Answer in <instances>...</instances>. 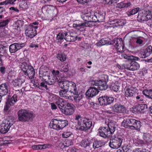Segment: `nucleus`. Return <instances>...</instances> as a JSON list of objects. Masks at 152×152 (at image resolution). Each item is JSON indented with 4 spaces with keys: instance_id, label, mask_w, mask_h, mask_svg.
<instances>
[{
    "instance_id": "a211bd4d",
    "label": "nucleus",
    "mask_w": 152,
    "mask_h": 152,
    "mask_svg": "<svg viewBox=\"0 0 152 152\" xmlns=\"http://www.w3.org/2000/svg\"><path fill=\"white\" fill-rule=\"evenodd\" d=\"M26 36L30 38L34 37L37 34L36 30L34 29L33 26L31 25H28L25 31Z\"/></svg>"
},
{
    "instance_id": "3c124183",
    "label": "nucleus",
    "mask_w": 152,
    "mask_h": 152,
    "mask_svg": "<svg viewBox=\"0 0 152 152\" xmlns=\"http://www.w3.org/2000/svg\"><path fill=\"white\" fill-rule=\"evenodd\" d=\"M133 93L130 91L128 88L125 92V96L126 97H130L133 96Z\"/></svg>"
},
{
    "instance_id": "a18cd8bd",
    "label": "nucleus",
    "mask_w": 152,
    "mask_h": 152,
    "mask_svg": "<svg viewBox=\"0 0 152 152\" xmlns=\"http://www.w3.org/2000/svg\"><path fill=\"white\" fill-rule=\"evenodd\" d=\"M116 23V26H122L125 24V21L123 19L118 20L115 21Z\"/></svg>"
},
{
    "instance_id": "dca6fc26",
    "label": "nucleus",
    "mask_w": 152,
    "mask_h": 152,
    "mask_svg": "<svg viewBox=\"0 0 152 152\" xmlns=\"http://www.w3.org/2000/svg\"><path fill=\"white\" fill-rule=\"evenodd\" d=\"M112 42V44L114 45L118 52L121 53L124 51V46L122 38H115Z\"/></svg>"
},
{
    "instance_id": "c03bdc74",
    "label": "nucleus",
    "mask_w": 152,
    "mask_h": 152,
    "mask_svg": "<svg viewBox=\"0 0 152 152\" xmlns=\"http://www.w3.org/2000/svg\"><path fill=\"white\" fill-rule=\"evenodd\" d=\"M10 20L6 19L0 21V28L6 26L10 22Z\"/></svg>"
},
{
    "instance_id": "0eeeda50",
    "label": "nucleus",
    "mask_w": 152,
    "mask_h": 152,
    "mask_svg": "<svg viewBox=\"0 0 152 152\" xmlns=\"http://www.w3.org/2000/svg\"><path fill=\"white\" fill-rule=\"evenodd\" d=\"M14 120L12 116H7L0 124V132L2 134L7 133L14 124Z\"/></svg>"
},
{
    "instance_id": "7ed1b4c3",
    "label": "nucleus",
    "mask_w": 152,
    "mask_h": 152,
    "mask_svg": "<svg viewBox=\"0 0 152 152\" xmlns=\"http://www.w3.org/2000/svg\"><path fill=\"white\" fill-rule=\"evenodd\" d=\"M115 123L112 120H109L108 127H100L99 129V133L100 136L106 138L110 136L115 130Z\"/></svg>"
},
{
    "instance_id": "473e14b6",
    "label": "nucleus",
    "mask_w": 152,
    "mask_h": 152,
    "mask_svg": "<svg viewBox=\"0 0 152 152\" xmlns=\"http://www.w3.org/2000/svg\"><path fill=\"white\" fill-rule=\"evenodd\" d=\"M103 143L101 141L96 140H95L93 143L92 148V149L95 150L96 148H98L103 145Z\"/></svg>"
},
{
    "instance_id": "ddd939ff",
    "label": "nucleus",
    "mask_w": 152,
    "mask_h": 152,
    "mask_svg": "<svg viewBox=\"0 0 152 152\" xmlns=\"http://www.w3.org/2000/svg\"><path fill=\"white\" fill-rule=\"evenodd\" d=\"M50 70L48 68L45 66H41L39 69V75L40 79L42 81H45L49 75Z\"/></svg>"
},
{
    "instance_id": "423d86ee",
    "label": "nucleus",
    "mask_w": 152,
    "mask_h": 152,
    "mask_svg": "<svg viewBox=\"0 0 152 152\" xmlns=\"http://www.w3.org/2000/svg\"><path fill=\"white\" fill-rule=\"evenodd\" d=\"M77 36L72 32L69 31L64 33L60 32L57 35L56 40L58 42H59L64 38L66 41L73 42L77 39Z\"/></svg>"
},
{
    "instance_id": "72a5a7b5",
    "label": "nucleus",
    "mask_w": 152,
    "mask_h": 152,
    "mask_svg": "<svg viewBox=\"0 0 152 152\" xmlns=\"http://www.w3.org/2000/svg\"><path fill=\"white\" fill-rule=\"evenodd\" d=\"M58 121L59 125L60 126V130L63 129L68 124V121L67 120H61L59 119Z\"/></svg>"
},
{
    "instance_id": "09e8293b",
    "label": "nucleus",
    "mask_w": 152,
    "mask_h": 152,
    "mask_svg": "<svg viewBox=\"0 0 152 152\" xmlns=\"http://www.w3.org/2000/svg\"><path fill=\"white\" fill-rule=\"evenodd\" d=\"M52 74L51 75L54 77H56L57 78V80L58 81L59 80V71L58 70L55 71L53 70L52 72Z\"/></svg>"
},
{
    "instance_id": "4d7b16f0",
    "label": "nucleus",
    "mask_w": 152,
    "mask_h": 152,
    "mask_svg": "<svg viewBox=\"0 0 152 152\" xmlns=\"http://www.w3.org/2000/svg\"><path fill=\"white\" fill-rule=\"evenodd\" d=\"M110 88L111 90L116 92L118 91L119 87L116 85L113 84L111 86Z\"/></svg>"
},
{
    "instance_id": "e2e57ef3",
    "label": "nucleus",
    "mask_w": 152,
    "mask_h": 152,
    "mask_svg": "<svg viewBox=\"0 0 152 152\" xmlns=\"http://www.w3.org/2000/svg\"><path fill=\"white\" fill-rule=\"evenodd\" d=\"M16 0H6V3L7 5L8 4H14V2Z\"/></svg>"
},
{
    "instance_id": "338daca9",
    "label": "nucleus",
    "mask_w": 152,
    "mask_h": 152,
    "mask_svg": "<svg viewBox=\"0 0 152 152\" xmlns=\"http://www.w3.org/2000/svg\"><path fill=\"white\" fill-rule=\"evenodd\" d=\"M66 145H64V146L68 147L70 145H73V142L71 140H67L66 141Z\"/></svg>"
},
{
    "instance_id": "412c9836",
    "label": "nucleus",
    "mask_w": 152,
    "mask_h": 152,
    "mask_svg": "<svg viewBox=\"0 0 152 152\" xmlns=\"http://www.w3.org/2000/svg\"><path fill=\"white\" fill-rule=\"evenodd\" d=\"M8 86L7 83H2L0 85V103L2 96L6 95L8 92Z\"/></svg>"
},
{
    "instance_id": "f704fd0d",
    "label": "nucleus",
    "mask_w": 152,
    "mask_h": 152,
    "mask_svg": "<svg viewBox=\"0 0 152 152\" xmlns=\"http://www.w3.org/2000/svg\"><path fill=\"white\" fill-rule=\"evenodd\" d=\"M46 12L48 14L54 15L56 11V9L52 6L49 5L46 10Z\"/></svg>"
},
{
    "instance_id": "9b49d317",
    "label": "nucleus",
    "mask_w": 152,
    "mask_h": 152,
    "mask_svg": "<svg viewBox=\"0 0 152 152\" xmlns=\"http://www.w3.org/2000/svg\"><path fill=\"white\" fill-rule=\"evenodd\" d=\"M126 110V108L124 105L119 103H115L108 109L107 112L110 114H115L123 113Z\"/></svg>"
},
{
    "instance_id": "9d476101",
    "label": "nucleus",
    "mask_w": 152,
    "mask_h": 152,
    "mask_svg": "<svg viewBox=\"0 0 152 152\" xmlns=\"http://www.w3.org/2000/svg\"><path fill=\"white\" fill-rule=\"evenodd\" d=\"M21 67L24 74L28 76L30 79H32L34 78L35 72L32 66L26 63H23L21 65Z\"/></svg>"
},
{
    "instance_id": "0e129e2a",
    "label": "nucleus",
    "mask_w": 152,
    "mask_h": 152,
    "mask_svg": "<svg viewBox=\"0 0 152 152\" xmlns=\"http://www.w3.org/2000/svg\"><path fill=\"white\" fill-rule=\"evenodd\" d=\"M75 95L76 96L74 97V99L77 102H79L81 98L80 96H78V92L77 93V94Z\"/></svg>"
},
{
    "instance_id": "a878e982",
    "label": "nucleus",
    "mask_w": 152,
    "mask_h": 152,
    "mask_svg": "<svg viewBox=\"0 0 152 152\" xmlns=\"http://www.w3.org/2000/svg\"><path fill=\"white\" fill-rule=\"evenodd\" d=\"M46 83L49 85H51L54 84L56 81L58 82L57 78L56 77H54L52 75H50L48 76L47 80H45Z\"/></svg>"
},
{
    "instance_id": "680f3d73",
    "label": "nucleus",
    "mask_w": 152,
    "mask_h": 152,
    "mask_svg": "<svg viewBox=\"0 0 152 152\" xmlns=\"http://www.w3.org/2000/svg\"><path fill=\"white\" fill-rule=\"evenodd\" d=\"M68 92L66 91H65V90H61L59 91V94L60 96L62 97H64L65 96V94Z\"/></svg>"
},
{
    "instance_id": "2eb2a0df",
    "label": "nucleus",
    "mask_w": 152,
    "mask_h": 152,
    "mask_svg": "<svg viewBox=\"0 0 152 152\" xmlns=\"http://www.w3.org/2000/svg\"><path fill=\"white\" fill-rule=\"evenodd\" d=\"M75 109V106L70 103H67L64 109H61L62 113L67 115H72L74 112Z\"/></svg>"
},
{
    "instance_id": "7c9ffc66",
    "label": "nucleus",
    "mask_w": 152,
    "mask_h": 152,
    "mask_svg": "<svg viewBox=\"0 0 152 152\" xmlns=\"http://www.w3.org/2000/svg\"><path fill=\"white\" fill-rule=\"evenodd\" d=\"M131 4L129 2L124 3L122 2L118 4L116 6V8H123L125 7H128L131 5Z\"/></svg>"
},
{
    "instance_id": "4be33fe9",
    "label": "nucleus",
    "mask_w": 152,
    "mask_h": 152,
    "mask_svg": "<svg viewBox=\"0 0 152 152\" xmlns=\"http://www.w3.org/2000/svg\"><path fill=\"white\" fill-rule=\"evenodd\" d=\"M24 46L23 43H14L11 45L9 47V50L11 53H14Z\"/></svg>"
},
{
    "instance_id": "603ef678",
    "label": "nucleus",
    "mask_w": 152,
    "mask_h": 152,
    "mask_svg": "<svg viewBox=\"0 0 152 152\" xmlns=\"http://www.w3.org/2000/svg\"><path fill=\"white\" fill-rule=\"evenodd\" d=\"M69 70V68L68 65H64L62 66L60 69V71L61 72H67Z\"/></svg>"
},
{
    "instance_id": "aec40b11",
    "label": "nucleus",
    "mask_w": 152,
    "mask_h": 152,
    "mask_svg": "<svg viewBox=\"0 0 152 152\" xmlns=\"http://www.w3.org/2000/svg\"><path fill=\"white\" fill-rule=\"evenodd\" d=\"M81 145L84 147L86 151L88 152L92 151V145L91 141L87 139L82 140L80 142Z\"/></svg>"
},
{
    "instance_id": "bb28decb",
    "label": "nucleus",
    "mask_w": 152,
    "mask_h": 152,
    "mask_svg": "<svg viewBox=\"0 0 152 152\" xmlns=\"http://www.w3.org/2000/svg\"><path fill=\"white\" fill-rule=\"evenodd\" d=\"M88 25V23L86 22H80V23H78L73 24V26L74 28H75L78 30H80L82 28L87 27Z\"/></svg>"
},
{
    "instance_id": "6e6552de",
    "label": "nucleus",
    "mask_w": 152,
    "mask_h": 152,
    "mask_svg": "<svg viewBox=\"0 0 152 152\" xmlns=\"http://www.w3.org/2000/svg\"><path fill=\"white\" fill-rule=\"evenodd\" d=\"M123 137L121 134H117L111 137L109 145L112 148L118 149L121 146Z\"/></svg>"
},
{
    "instance_id": "13d9d810",
    "label": "nucleus",
    "mask_w": 152,
    "mask_h": 152,
    "mask_svg": "<svg viewBox=\"0 0 152 152\" xmlns=\"http://www.w3.org/2000/svg\"><path fill=\"white\" fill-rule=\"evenodd\" d=\"M39 86H40L41 88H43V89H45L46 90L48 89L47 85L44 82H42L40 83L39 85L38 86V87Z\"/></svg>"
},
{
    "instance_id": "6ab92c4d",
    "label": "nucleus",
    "mask_w": 152,
    "mask_h": 152,
    "mask_svg": "<svg viewBox=\"0 0 152 152\" xmlns=\"http://www.w3.org/2000/svg\"><path fill=\"white\" fill-rule=\"evenodd\" d=\"M105 13L103 12L98 11L94 13L92 18L94 22H102L104 19Z\"/></svg>"
},
{
    "instance_id": "bf43d9fd",
    "label": "nucleus",
    "mask_w": 152,
    "mask_h": 152,
    "mask_svg": "<svg viewBox=\"0 0 152 152\" xmlns=\"http://www.w3.org/2000/svg\"><path fill=\"white\" fill-rule=\"evenodd\" d=\"M107 99L108 104H111L114 102V99L113 97L107 96Z\"/></svg>"
},
{
    "instance_id": "4c0bfd02",
    "label": "nucleus",
    "mask_w": 152,
    "mask_h": 152,
    "mask_svg": "<svg viewBox=\"0 0 152 152\" xmlns=\"http://www.w3.org/2000/svg\"><path fill=\"white\" fill-rule=\"evenodd\" d=\"M151 136L149 134H144L143 138L145 142L149 143L151 142Z\"/></svg>"
},
{
    "instance_id": "79ce46f5",
    "label": "nucleus",
    "mask_w": 152,
    "mask_h": 152,
    "mask_svg": "<svg viewBox=\"0 0 152 152\" xmlns=\"http://www.w3.org/2000/svg\"><path fill=\"white\" fill-rule=\"evenodd\" d=\"M119 0H103V2L105 5H111L118 3Z\"/></svg>"
},
{
    "instance_id": "a19ab883",
    "label": "nucleus",
    "mask_w": 152,
    "mask_h": 152,
    "mask_svg": "<svg viewBox=\"0 0 152 152\" xmlns=\"http://www.w3.org/2000/svg\"><path fill=\"white\" fill-rule=\"evenodd\" d=\"M108 43V42L104 39H101L99 42L96 43V45L97 46L100 47Z\"/></svg>"
},
{
    "instance_id": "58836bf2",
    "label": "nucleus",
    "mask_w": 152,
    "mask_h": 152,
    "mask_svg": "<svg viewBox=\"0 0 152 152\" xmlns=\"http://www.w3.org/2000/svg\"><path fill=\"white\" fill-rule=\"evenodd\" d=\"M132 146L129 144H125L122 147V148L125 152H129L132 150Z\"/></svg>"
},
{
    "instance_id": "774afa93",
    "label": "nucleus",
    "mask_w": 152,
    "mask_h": 152,
    "mask_svg": "<svg viewBox=\"0 0 152 152\" xmlns=\"http://www.w3.org/2000/svg\"><path fill=\"white\" fill-rule=\"evenodd\" d=\"M147 149H145L137 148L135 152H147Z\"/></svg>"
},
{
    "instance_id": "39448f33",
    "label": "nucleus",
    "mask_w": 152,
    "mask_h": 152,
    "mask_svg": "<svg viewBox=\"0 0 152 152\" xmlns=\"http://www.w3.org/2000/svg\"><path fill=\"white\" fill-rule=\"evenodd\" d=\"M141 122L133 118L124 119L122 123V125L127 129L132 130H139L141 125Z\"/></svg>"
},
{
    "instance_id": "f3484780",
    "label": "nucleus",
    "mask_w": 152,
    "mask_h": 152,
    "mask_svg": "<svg viewBox=\"0 0 152 152\" xmlns=\"http://www.w3.org/2000/svg\"><path fill=\"white\" fill-rule=\"evenodd\" d=\"M131 60L130 62L124 65V68L132 71L138 70L140 68V64L135 61L136 60Z\"/></svg>"
},
{
    "instance_id": "49530a36",
    "label": "nucleus",
    "mask_w": 152,
    "mask_h": 152,
    "mask_svg": "<svg viewBox=\"0 0 152 152\" xmlns=\"http://www.w3.org/2000/svg\"><path fill=\"white\" fill-rule=\"evenodd\" d=\"M20 7L23 9H26L28 8L27 2L24 0H22L19 5Z\"/></svg>"
},
{
    "instance_id": "6e6d98bb",
    "label": "nucleus",
    "mask_w": 152,
    "mask_h": 152,
    "mask_svg": "<svg viewBox=\"0 0 152 152\" xmlns=\"http://www.w3.org/2000/svg\"><path fill=\"white\" fill-rule=\"evenodd\" d=\"M139 56L140 58H145L148 56L147 55L146 53L144 50L140 52L139 54Z\"/></svg>"
},
{
    "instance_id": "20e7f679",
    "label": "nucleus",
    "mask_w": 152,
    "mask_h": 152,
    "mask_svg": "<svg viewBox=\"0 0 152 152\" xmlns=\"http://www.w3.org/2000/svg\"><path fill=\"white\" fill-rule=\"evenodd\" d=\"M58 85L61 88L66 91H69L71 94H77L78 90L76 85L73 82L68 80L61 81L58 82Z\"/></svg>"
},
{
    "instance_id": "c85d7f7f",
    "label": "nucleus",
    "mask_w": 152,
    "mask_h": 152,
    "mask_svg": "<svg viewBox=\"0 0 152 152\" xmlns=\"http://www.w3.org/2000/svg\"><path fill=\"white\" fill-rule=\"evenodd\" d=\"M24 76H23L17 79L15 81V86H21L22 84L25 82Z\"/></svg>"
},
{
    "instance_id": "c9c22d12",
    "label": "nucleus",
    "mask_w": 152,
    "mask_h": 152,
    "mask_svg": "<svg viewBox=\"0 0 152 152\" xmlns=\"http://www.w3.org/2000/svg\"><path fill=\"white\" fill-rule=\"evenodd\" d=\"M142 93L147 97L152 99V89L144 90Z\"/></svg>"
},
{
    "instance_id": "5fc2aeb1",
    "label": "nucleus",
    "mask_w": 152,
    "mask_h": 152,
    "mask_svg": "<svg viewBox=\"0 0 152 152\" xmlns=\"http://www.w3.org/2000/svg\"><path fill=\"white\" fill-rule=\"evenodd\" d=\"M72 133L70 132H64L62 134V137L64 138H66L69 137L72 134Z\"/></svg>"
},
{
    "instance_id": "8fccbe9b",
    "label": "nucleus",
    "mask_w": 152,
    "mask_h": 152,
    "mask_svg": "<svg viewBox=\"0 0 152 152\" xmlns=\"http://www.w3.org/2000/svg\"><path fill=\"white\" fill-rule=\"evenodd\" d=\"M31 148L34 150L42 149L45 148V145H32L31 146Z\"/></svg>"
},
{
    "instance_id": "ea45409f",
    "label": "nucleus",
    "mask_w": 152,
    "mask_h": 152,
    "mask_svg": "<svg viewBox=\"0 0 152 152\" xmlns=\"http://www.w3.org/2000/svg\"><path fill=\"white\" fill-rule=\"evenodd\" d=\"M56 57L62 62L65 61L66 59L65 55L64 53H61L58 54Z\"/></svg>"
},
{
    "instance_id": "864d4df0",
    "label": "nucleus",
    "mask_w": 152,
    "mask_h": 152,
    "mask_svg": "<svg viewBox=\"0 0 152 152\" xmlns=\"http://www.w3.org/2000/svg\"><path fill=\"white\" fill-rule=\"evenodd\" d=\"M7 48L8 47L7 46L0 47V53L4 54L5 53H6L7 50Z\"/></svg>"
},
{
    "instance_id": "f03ea898",
    "label": "nucleus",
    "mask_w": 152,
    "mask_h": 152,
    "mask_svg": "<svg viewBox=\"0 0 152 152\" xmlns=\"http://www.w3.org/2000/svg\"><path fill=\"white\" fill-rule=\"evenodd\" d=\"M74 120L77 123L78 129L81 131H87L90 129L92 125V122L86 118H83L78 114L74 117Z\"/></svg>"
},
{
    "instance_id": "f257e3e1",
    "label": "nucleus",
    "mask_w": 152,
    "mask_h": 152,
    "mask_svg": "<svg viewBox=\"0 0 152 152\" xmlns=\"http://www.w3.org/2000/svg\"><path fill=\"white\" fill-rule=\"evenodd\" d=\"M139 9V8L136 7L130 12H128L127 14L128 16H130L135 14L139 11L137 18L141 20V22L148 21L152 18V11L150 6L145 7L140 10Z\"/></svg>"
},
{
    "instance_id": "393cba45",
    "label": "nucleus",
    "mask_w": 152,
    "mask_h": 152,
    "mask_svg": "<svg viewBox=\"0 0 152 152\" xmlns=\"http://www.w3.org/2000/svg\"><path fill=\"white\" fill-rule=\"evenodd\" d=\"M59 124L58 119H53L50 123V126H52V128L57 130H60Z\"/></svg>"
},
{
    "instance_id": "cd10ccee",
    "label": "nucleus",
    "mask_w": 152,
    "mask_h": 152,
    "mask_svg": "<svg viewBox=\"0 0 152 152\" xmlns=\"http://www.w3.org/2000/svg\"><path fill=\"white\" fill-rule=\"evenodd\" d=\"M92 16L93 15H91V14H87L86 15H81V17L83 19L86 21L88 22H93V18H92Z\"/></svg>"
},
{
    "instance_id": "052dcab7",
    "label": "nucleus",
    "mask_w": 152,
    "mask_h": 152,
    "mask_svg": "<svg viewBox=\"0 0 152 152\" xmlns=\"http://www.w3.org/2000/svg\"><path fill=\"white\" fill-rule=\"evenodd\" d=\"M102 79L99 80H102V81L105 82L106 83L108 81V76L107 75H103L102 77Z\"/></svg>"
},
{
    "instance_id": "2f4dec72",
    "label": "nucleus",
    "mask_w": 152,
    "mask_h": 152,
    "mask_svg": "<svg viewBox=\"0 0 152 152\" xmlns=\"http://www.w3.org/2000/svg\"><path fill=\"white\" fill-rule=\"evenodd\" d=\"M101 105H107L108 104L107 102V96H104L100 97L98 99Z\"/></svg>"
},
{
    "instance_id": "e433bc0d",
    "label": "nucleus",
    "mask_w": 152,
    "mask_h": 152,
    "mask_svg": "<svg viewBox=\"0 0 152 152\" xmlns=\"http://www.w3.org/2000/svg\"><path fill=\"white\" fill-rule=\"evenodd\" d=\"M121 56L122 58L126 59H128L131 60H138L139 58L133 56H129L126 54H122Z\"/></svg>"
},
{
    "instance_id": "de8ad7c7",
    "label": "nucleus",
    "mask_w": 152,
    "mask_h": 152,
    "mask_svg": "<svg viewBox=\"0 0 152 152\" xmlns=\"http://www.w3.org/2000/svg\"><path fill=\"white\" fill-rule=\"evenodd\" d=\"M146 54L148 56L152 53V47L151 45H150L147 48L144 50Z\"/></svg>"
},
{
    "instance_id": "c756f323",
    "label": "nucleus",
    "mask_w": 152,
    "mask_h": 152,
    "mask_svg": "<svg viewBox=\"0 0 152 152\" xmlns=\"http://www.w3.org/2000/svg\"><path fill=\"white\" fill-rule=\"evenodd\" d=\"M56 104L57 105L58 107L60 109H63V107L66 105L65 102L64 100L61 98H60L58 99L56 102Z\"/></svg>"
},
{
    "instance_id": "1a4fd4ad",
    "label": "nucleus",
    "mask_w": 152,
    "mask_h": 152,
    "mask_svg": "<svg viewBox=\"0 0 152 152\" xmlns=\"http://www.w3.org/2000/svg\"><path fill=\"white\" fill-rule=\"evenodd\" d=\"M19 121L22 122L31 121L34 117L33 113L29 111L20 110L18 112Z\"/></svg>"
},
{
    "instance_id": "4468645a",
    "label": "nucleus",
    "mask_w": 152,
    "mask_h": 152,
    "mask_svg": "<svg viewBox=\"0 0 152 152\" xmlns=\"http://www.w3.org/2000/svg\"><path fill=\"white\" fill-rule=\"evenodd\" d=\"M91 84L93 86H96L98 90H105L108 88V85L107 83L102 80H95L91 81Z\"/></svg>"
},
{
    "instance_id": "5701e85b",
    "label": "nucleus",
    "mask_w": 152,
    "mask_h": 152,
    "mask_svg": "<svg viewBox=\"0 0 152 152\" xmlns=\"http://www.w3.org/2000/svg\"><path fill=\"white\" fill-rule=\"evenodd\" d=\"M99 92L96 87H90L87 91L86 94L88 97H93L96 96Z\"/></svg>"
},
{
    "instance_id": "b1692460",
    "label": "nucleus",
    "mask_w": 152,
    "mask_h": 152,
    "mask_svg": "<svg viewBox=\"0 0 152 152\" xmlns=\"http://www.w3.org/2000/svg\"><path fill=\"white\" fill-rule=\"evenodd\" d=\"M147 105L145 104H139L132 107L133 112L134 113H138L142 112L143 110H146L147 109Z\"/></svg>"
},
{
    "instance_id": "37998d69",
    "label": "nucleus",
    "mask_w": 152,
    "mask_h": 152,
    "mask_svg": "<svg viewBox=\"0 0 152 152\" xmlns=\"http://www.w3.org/2000/svg\"><path fill=\"white\" fill-rule=\"evenodd\" d=\"M134 99L137 102H139L143 101L144 96L143 95L136 94L134 95Z\"/></svg>"
},
{
    "instance_id": "69168bd1",
    "label": "nucleus",
    "mask_w": 152,
    "mask_h": 152,
    "mask_svg": "<svg viewBox=\"0 0 152 152\" xmlns=\"http://www.w3.org/2000/svg\"><path fill=\"white\" fill-rule=\"evenodd\" d=\"M15 24L16 25V26L18 27H20V26L22 25V21L20 20H17L15 22Z\"/></svg>"
},
{
    "instance_id": "f8f14e48",
    "label": "nucleus",
    "mask_w": 152,
    "mask_h": 152,
    "mask_svg": "<svg viewBox=\"0 0 152 152\" xmlns=\"http://www.w3.org/2000/svg\"><path fill=\"white\" fill-rule=\"evenodd\" d=\"M17 96L16 95H14L12 97L7 99L6 104L4 107V110L6 114H11L12 111L10 109V107L13 105L17 102Z\"/></svg>"
}]
</instances>
